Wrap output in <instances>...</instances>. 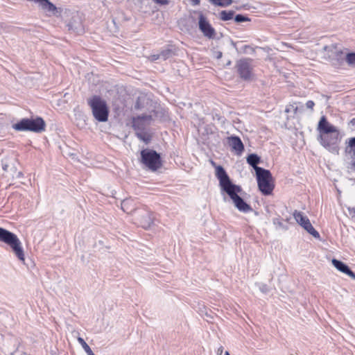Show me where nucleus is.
I'll list each match as a JSON object with an SVG mask.
<instances>
[{
    "instance_id": "f257e3e1",
    "label": "nucleus",
    "mask_w": 355,
    "mask_h": 355,
    "mask_svg": "<svg viewBox=\"0 0 355 355\" xmlns=\"http://www.w3.org/2000/svg\"><path fill=\"white\" fill-rule=\"evenodd\" d=\"M0 242L8 245L17 259L24 263L25 254L22 243L15 234L0 227Z\"/></svg>"
},
{
    "instance_id": "f03ea898",
    "label": "nucleus",
    "mask_w": 355,
    "mask_h": 355,
    "mask_svg": "<svg viewBox=\"0 0 355 355\" xmlns=\"http://www.w3.org/2000/svg\"><path fill=\"white\" fill-rule=\"evenodd\" d=\"M217 171V179L221 191L227 193L232 201L234 200L242 191L241 187L232 182L224 168H218Z\"/></svg>"
},
{
    "instance_id": "7ed1b4c3",
    "label": "nucleus",
    "mask_w": 355,
    "mask_h": 355,
    "mask_svg": "<svg viewBox=\"0 0 355 355\" xmlns=\"http://www.w3.org/2000/svg\"><path fill=\"white\" fill-rule=\"evenodd\" d=\"M92 114L99 122H105L108 119L109 108L105 100L98 96H93L87 100Z\"/></svg>"
},
{
    "instance_id": "20e7f679",
    "label": "nucleus",
    "mask_w": 355,
    "mask_h": 355,
    "mask_svg": "<svg viewBox=\"0 0 355 355\" xmlns=\"http://www.w3.org/2000/svg\"><path fill=\"white\" fill-rule=\"evenodd\" d=\"M258 187L264 195H270L273 191L272 176L271 173L263 168H255Z\"/></svg>"
},
{
    "instance_id": "39448f33",
    "label": "nucleus",
    "mask_w": 355,
    "mask_h": 355,
    "mask_svg": "<svg viewBox=\"0 0 355 355\" xmlns=\"http://www.w3.org/2000/svg\"><path fill=\"white\" fill-rule=\"evenodd\" d=\"M13 128L18 131H32L40 132L44 130V121L37 117L36 119H23L18 123L13 125Z\"/></svg>"
},
{
    "instance_id": "423d86ee",
    "label": "nucleus",
    "mask_w": 355,
    "mask_h": 355,
    "mask_svg": "<svg viewBox=\"0 0 355 355\" xmlns=\"http://www.w3.org/2000/svg\"><path fill=\"white\" fill-rule=\"evenodd\" d=\"M152 117L150 115L139 116L133 119L132 126L136 130V135L146 144L150 141V135L144 132L146 128L150 123Z\"/></svg>"
},
{
    "instance_id": "0eeeda50",
    "label": "nucleus",
    "mask_w": 355,
    "mask_h": 355,
    "mask_svg": "<svg viewBox=\"0 0 355 355\" xmlns=\"http://www.w3.org/2000/svg\"><path fill=\"white\" fill-rule=\"evenodd\" d=\"M141 162L152 171L161 166L160 156L153 150L144 149L141 152Z\"/></svg>"
},
{
    "instance_id": "6e6552de",
    "label": "nucleus",
    "mask_w": 355,
    "mask_h": 355,
    "mask_svg": "<svg viewBox=\"0 0 355 355\" xmlns=\"http://www.w3.org/2000/svg\"><path fill=\"white\" fill-rule=\"evenodd\" d=\"M134 223L144 229L150 227L153 223V217L150 211L142 208L136 210L133 213Z\"/></svg>"
},
{
    "instance_id": "1a4fd4ad",
    "label": "nucleus",
    "mask_w": 355,
    "mask_h": 355,
    "mask_svg": "<svg viewBox=\"0 0 355 355\" xmlns=\"http://www.w3.org/2000/svg\"><path fill=\"white\" fill-rule=\"evenodd\" d=\"M293 217L296 222L308 233H309L315 239H320V234L313 227L308 217L304 215L303 213L301 211H295L293 213Z\"/></svg>"
},
{
    "instance_id": "9d476101",
    "label": "nucleus",
    "mask_w": 355,
    "mask_h": 355,
    "mask_svg": "<svg viewBox=\"0 0 355 355\" xmlns=\"http://www.w3.org/2000/svg\"><path fill=\"white\" fill-rule=\"evenodd\" d=\"M237 72L240 77L245 80H250L253 77L252 60L250 59H241L236 64Z\"/></svg>"
},
{
    "instance_id": "9b49d317",
    "label": "nucleus",
    "mask_w": 355,
    "mask_h": 355,
    "mask_svg": "<svg viewBox=\"0 0 355 355\" xmlns=\"http://www.w3.org/2000/svg\"><path fill=\"white\" fill-rule=\"evenodd\" d=\"M198 14V27L202 35L208 39H214L216 33L215 29L209 23L208 19L200 11L196 12Z\"/></svg>"
},
{
    "instance_id": "f8f14e48",
    "label": "nucleus",
    "mask_w": 355,
    "mask_h": 355,
    "mask_svg": "<svg viewBox=\"0 0 355 355\" xmlns=\"http://www.w3.org/2000/svg\"><path fill=\"white\" fill-rule=\"evenodd\" d=\"M320 143L325 148L337 145L340 140V132H334L327 135H320Z\"/></svg>"
},
{
    "instance_id": "ddd939ff",
    "label": "nucleus",
    "mask_w": 355,
    "mask_h": 355,
    "mask_svg": "<svg viewBox=\"0 0 355 355\" xmlns=\"http://www.w3.org/2000/svg\"><path fill=\"white\" fill-rule=\"evenodd\" d=\"M318 130L320 135H327L334 132L339 131L336 127L331 125L327 121L324 116H322L318 123Z\"/></svg>"
},
{
    "instance_id": "4468645a",
    "label": "nucleus",
    "mask_w": 355,
    "mask_h": 355,
    "mask_svg": "<svg viewBox=\"0 0 355 355\" xmlns=\"http://www.w3.org/2000/svg\"><path fill=\"white\" fill-rule=\"evenodd\" d=\"M345 155L350 159L352 168L355 170V137L351 138L346 143Z\"/></svg>"
},
{
    "instance_id": "2eb2a0df",
    "label": "nucleus",
    "mask_w": 355,
    "mask_h": 355,
    "mask_svg": "<svg viewBox=\"0 0 355 355\" xmlns=\"http://www.w3.org/2000/svg\"><path fill=\"white\" fill-rule=\"evenodd\" d=\"M333 266L340 272L346 274L350 277L352 279H355V274L352 272L350 268L341 261L333 259L331 260Z\"/></svg>"
},
{
    "instance_id": "dca6fc26",
    "label": "nucleus",
    "mask_w": 355,
    "mask_h": 355,
    "mask_svg": "<svg viewBox=\"0 0 355 355\" xmlns=\"http://www.w3.org/2000/svg\"><path fill=\"white\" fill-rule=\"evenodd\" d=\"M235 207L240 211L247 213L252 210V207L247 204L239 196L232 201Z\"/></svg>"
},
{
    "instance_id": "f3484780",
    "label": "nucleus",
    "mask_w": 355,
    "mask_h": 355,
    "mask_svg": "<svg viewBox=\"0 0 355 355\" xmlns=\"http://www.w3.org/2000/svg\"><path fill=\"white\" fill-rule=\"evenodd\" d=\"M229 144L232 147V148L236 152L241 153L243 152L244 149L243 144L238 137H230L227 138Z\"/></svg>"
},
{
    "instance_id": "a211bd4d",
    "label": "nucleus",
    "mask_w": 355,
    "mask_h": 355,
    "mask_svg": "<svg viewBox=\"0 0 355 355\" xmlns=\"http://www.w3.org/2000/svg\"><path fill=\"white\" fill-rule=\"evenodd\" d=\"M121 209L124 212L133 214L137 209L135 208V202L132 199H125L121 202Z\"/></svg>"
},
{
    "instance_id": "6ab92c4d",
    "label": "nucleus",
    "mask_w": 355,
    "mask_h": 355,
    "mask_svg": "<svg viewBox=\"0 0 355 355\" xmlns=\"http://www.w3.org/2000/svg\"><path fill=\"white\" fill-rule=\"evenodd\" d=\"M259 157L255 154H251L247 158L248 164L251 165L254 170L257 168H260L259 166H257V164L259 162Z\"/></svg>"
},
{
    "instance_id": "aec40b11",
    "label": "nucleus",
    "mask_w": 355,
    "mask_h": 355,
    "mask_svg": "<svg viewBox=\"0 0 355 355\" xmlns=\"http://www.w3.org/2000/svg\"><path fill=\"white\" fill-rule=\"evenodd\" d=\"M234 12L232 10H223L220 12V19L223 21L232 19L234 17Z\"/></svg>"
},
{
    "instance_id": "412c9836",
    "label": "nucleus",
    "mask_w": 355,
    "mask_h": 355,
    "mask_svg": "<svg viewBox=\"0 0 355 355\" xmlns=\"http://www.w3.org/2000/svg\"><path fill=\"white\" fill-rule=\"evenodd\" d=\"M78 341L81 345L87 355H95L91 349L90 347L86 343L83 338L78 337Z\"/></svg>"
},
{
    "instance_id": "4be33fe9",
    "label": "nucleus",
    "mask_w": 355,
    "mask_h": 355,
    "mask_svg": "<svg viewBox=\"0 0 355 355\" xmlns=\"http://www.w3.org/2000/svg\"><path fill=\"white\" fill-rule=\"evenodd\" d=\"M211 2L216 6L227 7L232 3V0H211Z\"/></svg>"
},
{
    "instance_id": "5701e85b",
    "label": "nucleus",
    "mask_w": 355,
    "mask_h": 355,
    "mask_svg": "<svg viewBox=\"0 0 355 355\" xmlns=\"http://www.w3.org/2000/svg\"><path fill=\"white\" fill-rule=\"evenodd\" d=\"M234 20L236 22L240 23V22H243V21H249L250 19L248 17L243 16L242 15H237L234 17Z\"/></svg>"
},
{
    "instance_id": "b1692460",
    "label": "nucleus",
    "mask_w": 355,
    "mask_h": 355,
    "mask_svg": "<svg viewBox=\"0 0 355 355\" xmlns=\"http://www.w3.org/2000/svg\"><path fill=\"white\" fill-rule=\"evenodd\" d=\"M346 60L349 64H355V53H348Z\"/></svg>"
},
{
    "instance_id": "393cba45",
    "label": "nucleus",
    "mask_w": 355,
    "mask_h": 355,
    "mask_svg": "<svg viewBox=\"0 0 355 355\" xmlns=\"http://www.w3.org/2000/svg\"><path fill=\"white\" fill-rule=\"evenodd\" d=\"M211 164L215 168V175L216 177L217 178V170L218 168H223V166H219V165H216V164L214 162V161H211Z\"/></svg>"
},
{
    "instance_id": "a878e982",
    "label": "nucleus",
    "mask_w": 355,
    "mask_h": 355,
    "mask_svg": "<svg viewBox=\"0 0 355 355\" xmlns=\"http://www.w3.org/2000/svg\"><path fill=\"white\" fill-rule=\"evenodd\" d=\"M315 105V103L313 101H308L306 103V106L307 108L313 110V107Z\"/></svg>"
},
{
    "instance_id": "bb28decb",
    "label": "nucleus",
    "mask_w": 355,
    "mask_h": 355,
    "mask_svg": "<svg viewBox=\"0 0 355 355\" xmlns=\"http://www.w3.org/2000/svg\"><path fill=\"white\" fill-rule=\"evenodd\" d=\"M154 1L159 5H166L168 3V0H154Z\"/></svg>"
},
{
    "instance_id": "cd10ccee",
    "label": "nucleus",
    "mask_w": 355,
    "mask_h": 355,
    "mask_svg": "<svg viewBox=\"0 0 355 355\" xmlns=\"http://www.w3.org/2000/svg\"><path fill=\"white\" fill-rule=\"evenodd\" d=\"M193 6H198L200 0H189Z\"/></svg>"
},
{
    "instance_id": "c85d7f7f",
    "label": "nucleus",
    "mask_w": 355,
    "mask_h": 355,
    "mask_svg": "<svg viewBox=\"0 0 355 355\" xmlns=\"http://www.w3.org/2000/svg\"><path fill=\"white\" fill-rule=\"evenodd\" d=\"M222 55H223V53L220 51H216L214 53V56L217 59H220L222 57Z\"/></svg>"
},
{
    "instance_id": "c756f323",
    "label": "nucleus",
    "mask_w": 355,
    "mask_h": 355,
    "mask_svg": "<svg viewBox=\"0 0 355 355\" xmlns=\"http://www.w3.org/2000/svg\"><path fill=\"white\" fill-rule=\"evenodd\" d=\"M348 210L349 211V214H352L353 216H355V207L348 208Z\"/></svg>"
},
{
    "instance_id": "7c9ffc66",
    "label": "nucleus",
    "mask_w": 355,
    "mask_h": 355,
    "mask_svg": "<svg viewBox=\"0 0 355 355\" xmlns=\"http://www.w3.org/2000/svg\"><path fill=\"white\" fill-rule=\"evenodd\" d=\"M223 352V347L222 346H220L218 349H217V354L218 355H221L222 353Z\"/></svg>"
},
{
    "instance_id": "2f4dec72",
    "label": "nucleus",
    "mask_w": 355,
    "mask_h": 355,
    "mask_svg": "<svg viewBox=\"0 0 355 355\" xmlns=\"http://www.w3.org/2000/svg\"><path fill=\"white\" fill-rule=\"evenodd\" d=\"M159 56H160L159 55H153L151 56V60H156L159 59Z\"/></svg>"
},
{
    "instance_id": "473e14b6",
    "label": "nucleus",
    "mask_w": 355,
    "mask_h": 355,
    "mask_svg": "<svg viewBox=\"0 0 355 355\" xmlns=\"http://www.w3.org/2000/svg\"><path fill=\"white\" fill-rule=\"evenodd\" d=\"M8 164L5 163L2 164V168L3 171H6L8 170Z\"/></svg>"
},
{
    "instance_id": "72a5a7b5",
    "label": "nucleus",
    "mask_w": 355,
    "mask_h": 355,
    "mask_svg": "<svg viewBox=\"0 0 355 355\" xmlns=\"http://www.w3.org/2000/svg\"><path fill=\"white\" fill-rule=\"evenodd\" d=\"M170 53H171V51H167V53H166V55H165L164 54H162V55L163 56V58H164V59H166V57H167V55H168V54H170Z\"/></svg>"
},
{
    "instance_id": "f704fd0d",
    "label": "nucleus",
    "mask_w": 355,
    "mask_h": 355,
    "mask_svg": "<svg viewBox=\"0 0 355 355\" xmlns=\"http://www.w3.org/2000/svg\"><path fill=\"white\" fill-rule=\"evenodd\" d=\"M225 355H230L228 352H225Z\"/></svg>"
}]
</instances>
